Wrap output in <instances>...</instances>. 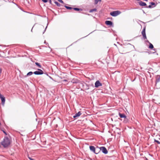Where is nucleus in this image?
Instances as JSON below:
<instances>
[{
  "label": "nucleus",
  "mask_w": 160,
  "mask_h": 160,
  "mask_svg": "<svg viewBox=\"0 0 160 160\" xmlns=\"http://www.w3.org/2000/svg\"><path fill=\"white\" fill-rule=\"evenodd\" d=\"M10 139L7 137L4 138L3 140L1 142V144L5 148L8 147L10 144Z\"/></svg>",
  "instance_id": "nucleus-1"
},
{
  "label": "nucleus",
  "mask_w": 160,
  "mask_h": 160,
  "mask_svg": "<svg viewBox=\"0 0 160 160\" xmlns=\"http://www.w3.org/2000/svg\"><path fill=\"white\" fill-rule=\"evenodd\" d=\"M120 13V12L118 11H116L111 12L110 14L112 16L116 17Z\"/></svg>",
  "instance_id": "nucleus-2"
},
{
  "label": "nucleus",
  "mask_w": 160,
  "mask_h": 160,
  "mask_svg": "<svg viewBox=\"0 0 160 160\" xmlns=\"http://www.w3.org/2000/svg\"><path fill=\"white\" fill-rule=\"evenodd\" d=\"M38 71H36L34 72L33 73L36 75H41L43 73V71L39 69H38Z\"/></svg>",
  "instance_id": "nucleus-3"
},
{
  "label": "nucleus",
  "mask_w": 160,
  "mask_h": 160,
  "mask_svg": "<svg viewBox=\"0 0 160 160\" xmlns=\"http://www.w3.org/2000/svg\"><path fill=\"white\" fill-rule=\"evenodd\" d=\"M100 150H101L102 152L104 154H106L108 153V152L105 147H100Z\"/></svg>",
  "instance_id": "nucleus-4"
},
{
  "label": "nucleus",
  "mask_w": 160,
  "mask_h": 160,
  "mask_svg": "<svg viewBox=\"0 0 160 160\" xmlns=\"http://www.w3.org/2000/svg\"><path fill=\"white\" fill-rule=\"evenodd\" d=\"M95 87L96 88H98L99 86H102V84L99 81H97L95 83Z\"/></svg>",
  "instance_id": "nucleus-5"
},
{
  "label": "nucleus",
  "mask_w": 160,
  "mask_h": 160,
  "mask_svg": "<svg viewBox=\"0 0 160 160\" xmlns=\"http://www.w3.org/2000/svg\"><path fill=\"white\" fill-rule=\"evenodd\" d=\"M0 98H1L2 101V102L3 104H4L5 102V98L3 97V96H2V95H1L0 93Z\"/></svg>",
  "instance_id": "nucleus-6"
},
{
  "label": "nucleus",
  "mask_w": 160,
  "mask_h": 160,
  "mask_svg": "<svg viewBox=\"0 0 160 160\" xmlns=\"http://www.w3.org/2000/svg\"><path fill=\"white\" fill-rule=\"evenodd\" d=\"M142 34L143 36V38L145 39H146L147 37L145 33V29L144 28L142 32Z\"/></svg>",
  "instance_id": "nucleus-7"
},
{
  "label": "nucleus",
  "mask_w": 160,
  "mask_h": 160,
  "mask_svg": "<svg viewBox=\"0 0 160 160\" xmlns=\"http://www.w3.org/2000/svg\"><path fill=\"white\" fill-rule=\"evenodd\" d=\"M90 149L91 150V151L93 152L96 154H97V153H96L95 152V147L94 146H90Z\"/></svg>",
  "instance_id": "nucleus-8"
},
{
  "label": "nucleus",
  "mask_w": 160,
  "mask_h": 160,
  "mask_svg": "<svg viewBox=\"0 0 160 160\" xmlns=\"http://www.w3.org/2000/svg\"><path fill=\"white\" fill-rule=\"evenodd\" d=\"M71 82L73 83H77L79 82V81L76 79H73L71 81Z\"/></svg>",
  "instance_id": "nucleus-9"
},
{
  "label": "nucleus",
  "mask_w": 160,
  "mask_h": 160,
  "mask_svg": "<svg viewBox=\"0 0 160 160\" xmlns=\"http://www.w3.org/2000/svg\"><path fill=\"white\" fill-rule=\"evenodd\" d=\"M119 117L121 118H126V115L124 114H122V113H119Z\"/></svg>",
  "instance_id": "nucleus-10"
},
{
  "label": "nucleus",
  "mask_w": 160,
  "mask_h": 160,
  "mask_svg": "<svg viewBox=\"0 0 160 160\" xmlns=\"http://www.w3.org/2000/svg\"><path fill=\"white\" fill-rule=\"evenodd\" d=\"M105 23L107 25H112V22L111 21H106L105 22Z\"/></svg>",
  "instance_id": "nucleus-11"
},
{
  "label": "nucleus",
  "mask_w": 160,
  "mask_h": 160,
  "mask_svg": "<svg viewBox=\"0 0 160 160\" xmlns=\"http://www.w3.org/2000/svg\"><path fill=\"white\" fill-rule=\"evenodd\" d=\"M81 114V113L80 112H78L77 113L75 116H73L74 118H76L77 117H79Z\"/></svg>",
  "instance_id": "nucleus-12"
},
{
  "label": "nucleus",
  "mask_w": 160,
  "mask_h": 160,
  "mask_svg": "<svg viewBox=\"0 0 160 160\" xmlns=\"http://www.w3.org/2000/svg\"><path fill=\"white\" fill-rule=\"evenodd\" d=\"M139 4L140 5L143 6H145L146 5V4L145 3L142 1H141L139 2Z\"/></svg>",
  "instance_id": "nucleus-13"
},
{
  "label": "nucleus",
  "mask_w": 160,
  "mask_h": 160,
  "mask_svg": "<svg viewBox=\"0 0 160 160\" xmlns=\"http://www.w3.org/2000/svg\"><path fill=\"white\" fill-rule=\"evenodd\" d=\"M73 10H76V11H81L82 10V9L80 8H73L72 9Z\"/></svg>",
  "instance_id": "nucleus-14"
},
{
  "label": "nucleus",
  "mask_w": 160,
  "mask_h": 160,
  "mask_svg": "<svg viewBox=\"0 0 160 160\" xmlns=\"http://www.w3.org/2000/svg\"><path fill=\"white\" fill-rule=\"evenodd\" d=\"M35 63L36 65H37V66L38 67H39V68H41V65H40V64L39 63H38V62H35Z\"/></svg>",
  "instance_id": "nucleus-15"
},
{
  "label": "nucleus",
  "mask_w": 160,
  "mask_h": 160,
  "mask_svg": "<svg viewBox=\"0 0 160 160\" xmlns=\"http://www.w3.org/2000/svg\"><path fill=\"white\" fill-rule=\"evenodd\" d=\"M102 0H95L94 3L95 4H97L98 2H100Z\"/></svg>",
  "instance_id": "nucleus-16"
},
{
  "label": "nucleus",
  "mask_w": 160,
  "mask_h": 160,
  "mask_svg": "<svg viewBox=\"0 0 160 160\" xmlns=\"http://www.w3.org/2000/svg\"><path fill=\"white\" fill-rule=\"evenodd\" d=\"M65 7L67 9H72L73 8H72V7H71L67 6H65Z\"/></svg>",
  "instance_id": "nucleus-17"
},
{
  "label": "nucleus",
  "mask_w": 160,
  "mask_h": 160,
  "mask_svg": "<svg viewBox=\"0 0 160 160\" xmlns=\"http://www.w3.org/2000/svg\"><path fill=\"white\" fill-rule=\"evenodd\" d=\"M33 74V72H28L27 74V75L28 76H31Z\"/></svg>",
  "instance_id": "nucleus-18"
},
{
  "label": "nucleus",
  "mask_w": 160,
  "mask_h": 160,
  "mask_svg": "<svg viewBox=\"0 0 160 160\" xmlns=\"http://www.w3.org/2000/svg\"><path fill=\"white\" fill-rule=\"evenodd\" d=\"M149 48L151 49H152L153 48V45L151 43H150Z\"/></svg>",
  "instance_id": "nucleus-19"
},
{
  "label": "nucleus",
  "mask_w": 160,
  "mask_h": 160,
  "mask_svg": "<svg viewBox=\"0 0 160 160\" xmlns=\"http://www.w3.org/2000/svg\"><path fill=\"white\" fill-rule=\"evenodd\" d=\"M96 11V9H91V10L89 12H94V11Z\"/></svg>",
  "instance_id": "nucleus-20"
},
{
  "label": "nucleus",
  "mask_w": 160,
  "mask_h": 160,
  "mask_svg": "<svg viewBox=\"0 0 160 160\" xmlns=\"http://www.w3.org/2000/svg\"><path fill=\"white\" fill-rule=\"evenodd\" d=\"M55 3L57 5V6H60V4H59L58 2H56V1H55Z\"/></svg>",
  "instance_id": "nucleus-21"
},
{
  "label": "nucleus",
  "mask_w": 160,
  "mask_h": 160,
  "mask_svg": "<svg viewBox=\"0 0 160 160\" xmlns=\"http://www.w3.org/2000/svg\"><path fill=\"white\" fill-rule=\"evenodd\" d=\"M154 141L156 142H157L158 144H160V142L158 140H155Z\"/></svg>",
  "instance_id": "nucleus-22"
},
{
  "label": "nucleus",
  "mask_w": 160,
  "mask_h": 160,
  "mask_svg": "<svg viewBox=\"0 0 160 160\" xmlns=\"http://www.w3.org/2000/svg\"><path fill=\"white\" fill-rule=\"evenodd\" d=\"M58 0L61 3H63V2L62 0Z\"/></svg>",
  "instance_id": "nucleus-23"
},
{
  "label": "nucleus",
  "mask_w": 160,
  "mask_h": 160,
  "mask_svg": "<svg viewBox=\"0 0 160 160\" xmlns=\"http://www.w3.org/2000/svg\"><path fill=\"white\" fill-rule=\"evenodd\" d=\"M44 2H48V0H42Z\"/></svg>",
  "instance_id": "nucleus-24"
},
{
  "label": "nucleus",
  "mask_w": 160,
  "mask_h": 160,
  "mask_svg": "<svg viewBox=\"0 0 160 160\" xmlns=\"http://www.w3.org/2000/svg\"><path fill=\"white\" fill-rule=\"evenodd\" d=\"M3 131V132H4V133L6 135H7V133H6V132L5 131H3H3Z\"/></svg>",
  "instance_id": "nucleus-25"
},
{
  "label": "nucleus",
  "mask_w": 160,
  "mask_h": 160,
  "mask_svg": "<svg viewBox=\"0 0 160 160\" xmlns=\"http://www.w3.org/2000/svg\"><path fill=\"white\" fill-rule=\"evenodd\" d=\"M49 2L50 4H52V1L51 0H49Z\"/></svg>",
  "instance_id": "nucleus-26"
},
{
  "label": "nucleus",
  "mask_w": 160,
  "mask_h": 160,
  "mask_svg": "<svg viewBox=\"0 0 160 160\" xmlns=\"http://www.w3.org/2000/svg\"><path fill=\"white\" fill-rule=\"evenodd\" d=\"M29 159L30 160H33V159H32L31 158H29Z\"/></svg>",
  "instance_id": "nucleus-27"
},
{
  "label": "nucleus",
  "mask_w": 160,
  "mask_h": 160,
  "mask_svg": "<svg viewBox=\"0 0 160 160\" xmlns=\"http://www.w3.org/2000/svg\"><path fill=\"white\" fill-rule=\"evenodd\" d=\"M47 28V27H46V28L45 29H46V28ZM45 30H46V29H45V30H44V32H43V33H44V32H45Z\"/></svg>",
  "instance_id": "nucleus-28"
},
{
  "label": "nucleus",
  "mask_w": 160,
  "mask_h": 160,
  "mask_svg": "<svg viewBox=\"0 0 160 160\" xmlns=\"http://www.w3.org/2000/svg\"><path fill=\"white\" fill-rule=\"evenodd\" d=\"M152 5H154V3H153V2H152Z\"/></svg>",
  "instance_id": "nucleus-29"
},
{
  "label": "nucleus",
  "mask_w": 160,
  "mask_h": 160,
  "mask_svg": "<svg viewBox=\"0 0 160 160\" xmlns=\"http://www.w3.org/2000/svg\"><path fill=\"white\" fill-rule=\"evenodd\" d=\"M1 69L0 68V73H1Z\"/></svg>",
  "instance_id": "nucleus-30"
},
{
  "label": "nucleus",
  "mask_w": 160,
  "mask_h": 160,
  "mask_svg": "<svg viewBox=\"0 0 160 160\" xmlns=\"http://www.w3.org/2000/svg\"><path fill=\"white\" fill-rule=\"evenodd\" d=\"M64 81H67V80H64Z\"/></svg>",
  "instance_id": "nucleus-31"
}]
</instances>
